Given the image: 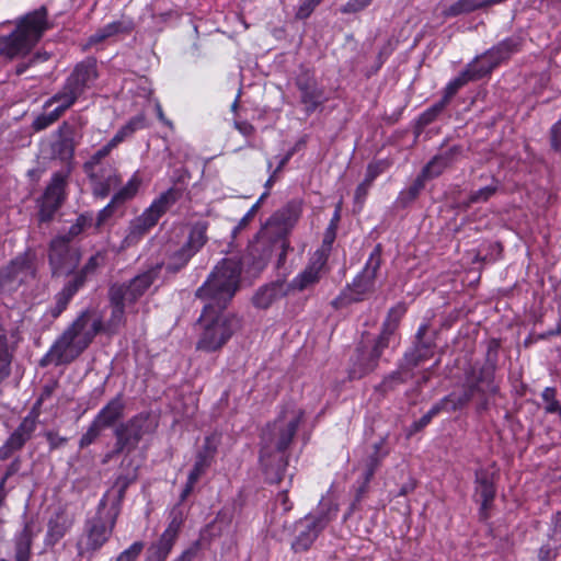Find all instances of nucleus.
Masks as SVG:
<instances>
[{
  "label": "nucleus",
  "mask_w": 561,
  "mask_h": 561,
  "mask_svg": "<svg viewBox=\"0 0 561 561\" xmlns=\"http://www.w3.org/2000/svg\"><path fill=\"white\" fill-rule=\"evenodd\" d=\"M284 295L282 284H272L260 288L253 296V304L261 309L268 308L275 300Z\"/></svg>",
  "instance_id": "nucleus-33"
},
{
  "label": "nucleus",
  "mask_w": 561,
  "mask_h": 561,
  "mask_svg": "<svg viewBox=\"0 0 561 561\" xmlns=\"http://www.w3.org/2000/svg\"><path fill=\"white\" fill-rule=\"evenodd\" d=\"M106 506L107 495L105 494L99 502L95 514L84 523L83 533L77 541L78 556L91 557L110 539L119 515V508L118 505L108 508Z\"/></svg>",
  "instance_id": "nucleus-5"
},
{
  "label": "nucleus",
  "mask_w": 561,
  "mask_h": 561,
  "mask_svg": "<svg viewBox=\"0 0 561 561\" xmlns=\"http://www.w3.org/2000/svg\"><path fill=\"white\" fill-rule=\"evenodd\" d=\"M124 409L125 403L123 396L119 393L99 411L94 421L102 428L111 427L123 417Z\"/></svg>",
  "instance_id": "nucleus-27"
},
{
  "label": "nucleus",
  "mask_w": 561,
  "mask_h": 561,
  "mask_svg": "<svg viewBox=\"0 0 561 561\" xmlns=\"http://www.w3.org/2000/svg\"><path fill=\"white\" fill-rule=\"evenodd\" d=\"M84 172L91 182L93 195L96 197H106L122 182L117 169L111 163L84 170Z\"/></svg>",
  "instance_id": "nucleus-16"
},
{
  "label": "nucleus",
  "mask_w": 561,
  "mask_h": 561,
  "mask_svg": "<svg viewBox=\"0 0 561 561\" xmlns=\"http://www.w3.org/2000/svg\"><path fill=\"white\" fill-rule=\"evenodd\" d=\"M218 445H219V439L217 436H215V435L206 436L203 442V445L199 447V449L197 450L195 456L201 457V458L209 461L210 463H213L215 460V457L217 455Z\"/></svg>",
  "instance_id": "nucleus-41"
},
{
  "label": "nucleus",
  "mask_w": 561,
  "mask_h": 561,
  "mask_svg": "<svg viewBox=\"0 0 561 561\" xmlns=\"http://www.w3.org/2000/svg\"><path fill=\"white\" fill-rule=\"evenodd\" d=\"M481 8V4L474 0H458L449 5L445 11V16H457L463 13H469Z\"/></svg>",
  "instance_id": "nucleus-42"
},
{
  "label": "nucleus",
  "mask_w": 561,
  "mask_h": 561,
  "mask_svg": "<svg viewBox=\"0 0 561 561\" xmlns=\"http://www.w3.org/2000/svg\"><path fill=\"white\" fill-rule=\"evenodd\" d=\"M183 524V515L182 512L178 508H173L171 512V520L168 524V527L161 534L174 541H176L181 527Z\"/></svg>",
  "instance_id": "nucleus-47"
},
{
  "label": "nucleus",
  "mask_w": 561,
  "mask_h": 561,
  "mask_svg": "<svg viewBox=\"0 0 561 561\" xmlns=\"http://www.w3.org/2000/svg\"><path fill=\"white\" fill-rule=\"evenodd\" d=\"M122 293V289L118 287H111L108 291L112 312L107 320L105 330L110 333L117 332V330L125 323V305L127 302L123 298Z\"/></svg>",
  "instance_id": "nucleus-25"
},
{
  "label": "nucleus",
  "mask_w": 561,
  "mask_h": 561,
  "mask_svg": "<svg viewBox=\"0 0 561 561\" xmlns=\"http://www.w3.org/2000/svg\"><path fill=\"white\" fill-rule=\"evenodd\" d=\"M327 525L328 518L324 515H307L299 519L295 524L297 535L291 542L293 551H307Z\"/></svg>",
  "instance_id": "nucleus-11"
},
{
  "label": "nucleus",
  "mask_w": 561,
  "mask_h": 561,
  "mask_svg": "<svg viewBox=\"0 0 561 561\" xmlns=\"http://www.w3.org/2000/svg\"><path fill=\"white\" fill-rule=\"evenodd\" d=\"M474 494L480 501L479 515L481 519L489 518V511L495 499L496 489L493 476L486 470H478L474 480Z\"/></svg>",
  "instance_id": "nucleus-19"
},
{
  "label": "nucleus",
  "mask_w": 561,
  "mask_h": 561,
  "mask_svg": "<svg viewBox=\"0 0 561 561\" xmlns=\"http://www.w3.org/2000/svg\"><path fill=\"white\" fill-rule=\"evenodd\" d=\"M54 136L56 140L51 144V153L62 161H70L73 158L77 147L78 126L75 122H62Z\"/></svg>",
  "instance_id": "nucleus-17"
},
{
  "label": "nucleus",
  "mask_w": 561,
  "mask_h": 561,
  "mask_svg": "<svg viewBox=\"0 0 561 561\" xmlns=\"http://www.w3.org/2000/svg\"><path fill=\"white\" fill-rule=\"evenodd\" d=\"M69 239L56 237L49 245V264L54 274L71 273L79 264L81 254L76 248L70 247Z\"/></svg>",
  "instance_id": "nucleus-9"
},
{
  "label": "nucleus",
  "mask_w": 561,
  "mask_h": 561,
  "mask_svg": "<svg viewBox=\"0 0 561 561\" xmlns=\"http://www.w3.org/2000/svg\"><path fill=\"white\" fill-rule=\"evenodd\" d=\"M296 85L300 91V100L308 114L314 112L327 101L323 89L318 85L314 77L308 72L297 77Z\"/></svg>",
  "instance_id": "nucleus-18"
},
{
  "label": "nucleus",
  "mask_w": 561,
  "mask_h": 561,
  "mask_svg": "<svg viewBox=\"0 0 561 561\" xmlns=\"http://www.w3.org/2000/svg\"><path fill=\"white\" fill-rule=\"evenodd\" d=\"M103 263L104 255L101 253H96L88 260V262L84 264L82 270L77 275H82L85 280L87 276L93 274Z\"/></svg>",
  "instance_id": "nucleus-56"
},
{
  "label": "nucleus",
  "mask_w": 561,
  "mask_h": 561,
  "mask_svg": "<svg viewBox=\"0 0 561 561\" xmlns=\"http://www.w3.org/2000/svg\"><path fill=\"white\" fill-rule=\"evenodd\" d=\"M32 262H33V255L31 253H24L22 255H19L14 260L11 261L10 265L7 267V277L8 278H15L21 273H27L32 271Z\"/></svg>",
  "instance_id": "nucleus-39"
},
{
  "label": "nucleus",
  "mask_w": 561,
  "mask_h": 561,
  "mask_svg": "<svg viewBox=\"0 0 561 561\" xmlns=\"http://www.w3.org/2000/svg\"><path fill=\"white\" fill-rule=\"evenodd\" d=\"M83 284L84 277L82 275H76L75 279L69 282L62 290L56 295V307L53 312L54 317L59 316L66 309L70 299Z\"/></svg>",
  "instance_id": "nucleus-31"
},
{
  "label": "nucleus",
  "mask_w": 561,
  "mask_h": 561,
  "mask_svg": "<svg viewBox=\"0 0 561 561\" xmlns=\"http://www.w3.org/2000/svg\"><path fill=\"white\" fill-rule=\"evenodd\" d=\"M545 402V412L548 414L557 413L561 419V403L557 400V389L554 387H547L541 393Z\"/></svg>",
  "instance_id": "nucleus-43"
},
{
  "label": "nucleus",
  "mask_w": 561,
  "mask_h": 561,
  "mask_svg": "<svg viewBox=\"0 0 561 561\" xmlns=\"http://www.w3.org/2000/svg\"><path fill=\"white\" fill-rule=\"evenodd\" d=\"M550 144L554 151H561V118L550 129Z\"/></svg>",
  "instance_id": "nucleus-64"
},
{
  "label": "nucleus",
  "mask_w": 561,
  "mask_h": 561,
  "mask_svg": "<svg viewBox=\"0 0 561 561\" xmlns=\"http://www.w3.org/2000/svg\"><path fill=\"white\" fill-rule=\"evenodd\" d=\"M93 215L91 213H84L78 216L76 222L72 224L68 230V233L65 236L66 239L71 241L73 238L83 232L87 228L92 225Z\"/></svg>",
  "instance_id": "nucleus-46"
},
{
  "label": "nucleus",
  "mask_w": 561,
  "mask_h": 561,
  "mask_svg": "<svg viewBox=\"0 0 561 561\" xmlns=\"http://www.w3.org/2000/svg\"><path fill=\"white\" fill-rule=\"evenodd\" d=\"M153 430L154 425L150 416L145 413L137 414L126 423H122L114 432L116 436L115 453L135 449L141 438L152 433Z\"/></svg>",
  "instance_id": "nucleus-8"
},
{
  "label": "nucleus",
  "mask_w": 561,
  "mask_h": 561,
  "mask_svg": "<svg viewBox=\"0 0 561 561\" xmlns=\"http://www.w3.org/2000/svg\"><path fill=\"white\" fill-rule=\"evenodd\" d=\"M25 443L26 440L24 438L13 432L0 447V459L7 460L14 451L20 450Z\"/></svg>",
  "instance_id": "nucleus-45"
},
{
  "label": "nucleus",
  "mask_w": 561,
  "mask_h": 561,
  "mask_svg": "<svg viewBox=\"0 0 561 561\" xmlns=\"http://www.w3.org/2000/svg\"><path fill=\"white\" fill-rule=\"evenodd\" d=\"M208 222L199 220L191 225L186 241L178 249L169 252L165 267L176 273L184 268L191 259L207 243Z\"/></svg>",
  "instance_id": "nucleus-7"
},
{
  "label": "nucleus",
  "mask_w": 561,
  "mask_h": 561,
  "mask_svg": "<svg viewBox=\"0 0 561 561\" xmlns=\"http://www.w3.org/2000/svg\"><path fill=\"white\" fill-rule=\"evenodd\" d=\"M80 94L72 89L67 82L64 83L62 88L50 96L44 103V108H48L55 103H58V106L55 108L60 115H62L68 108H70Z\"/></svg>",
  "instance_id": "nucleus-29"
},
{
  "label": "nucleus",
  "mask_w": 561,
  "mask_h": 561,
  "mask_svg": "<svg viewBox=\"0 0 561 561\" xmlns=\"http://www.w3.org/2000/svg\"><path fill=\"white\" fill-rule=\"evenodd\" d=\"M83 350L78 343L67 333H64L55 341L49 351L41 359V366L54 364L56 366L69 364L73 362Z\"/></svg>",
  "instance_id": "nucleus-13"
},
{
  "label": "nucleus",
  "mask_w": 561,
  "mask_h": 561,
  "mask_svg": "<svg viewBox=\"0 0 561 561\" xmlns=\"http://www.w3.org/2000/svg\"><path fill=\"white\" fill-rule=\"evenodd\" d=\"M102 329V319L100 317H93L90 312L85 311L82 312L66 331L70 333V336L84 351Z\"/></svg>",
  "instance_id": "nucleus-15"
},
{
  "label": "nucleus",
  "mask_w": 561,
  "mask_h": 561,
  "mask_svg": "<svg viewBox=\"0 0 561 561\" xmlns=\"http://www.w3.org/2000/svg\"><path fill=\"white\" fill-rule=\"evenodd\" d=\"M124 128L133 136L137 130L144 129L148 126L145 113H139L133 116L125 125Z\"/></svg>",
  "instance_id": "nucleus-57"
},
{
  "label": "nucleus",
  "mask_w": 561,
  "mask_h": 561,
  "mask_svg": "<svg viewBox=\"0 0 561 561\" xmlns=\"http://www.w3.org/2000/svg\"><path fill=\"white\" fill-rule=\"evenodd\" d=\"M471 68L462 71L458 77L453 79L444 90V96L442 100L446 101L448 104L451 98L461 89L465 84H467L470 80H474L481 78L482 76H478V68L474 65L470 66Z\"/></svg>",
  "instance_id": "nucleus-32"
},
{
  "label": "nucleus",
  "mask_w": 561,
  "mask_h": 561,
  "mask_svg": "<svg viewBox=\"0 0 561 561\" xmlns=\"http://www.w3.org/2000/svg\"><path fill=\"white\" fill-rule=\"evenodd\" d=\"M485 381L484 377H480L477 380L467 379L465 388L461 392H451L445 396L444 403L447 407V412H455L461 410L469 404L476 394L485 396L486 393L494 394L497 392V386L492 381L488 380L485 387L482 383Z\"/></svg>",
  "instance_id": "nucleus-12"
},
{
  "label": "nucleus",
  "mask_w": 561,
  "mask_h": 561,
  "mask_svg": "<svg viewBox=\"0 0 561 561\" xmlns=\"http://www.w3.org/2000/svg\"><path fill=\"white\" fill-rule=\"evenodd\" d=\"M201 333L196 348L213 353L221 350L232 335L241 329L242 320L232 312H224L205 305L198 318Z\"/></svg>",
  "instance_id": "nucleus-3"
},
{
  "label": "nucleus",
  "mask_w": 561,
  "mask_h": 561,
  "mask_svg": "<svg viewBox=\"0 0 561 561\" xmlns=\"http://www.w3.org/2000/svg\"><path fill=\"white\" fill-rule=\"evenodd\" d=\"M157 224L153 218H150L147 214L142 213L130 221L127 233L122 241L121 249H127L135 245L139 240Z\"/></svg>",
  "instance_id": "nucleus-26"
},
{
  "label": "nucleus",
  "mask_w": 561,
  "mask_h": 561,
  "mask_svg": "<svg viewBox=\"0 0 561 561\" xmlns=\"http://www.w3.org/2000/svg\"><path fill=\"white\" fill-rule=\"evenodd\" d=\"M323 0H302L298 5L296 11V19L305 20L311 15L313 10L322 2Z\"/></svg>",
  "instance_id": "nucleus-59"
},
{
  "label": "nucleus",
  "mask_w": 561,
  "mask_h": 561,
  "mask_svg": "<svg viewBox=\"0 0 561 561\" xmlns=\"http://www.w3.org/2000/svg\"><path fill=\"white\" fill-rule=\"evenodd\" d=\"M387 448V437H381L373 445V453L364 461V481L358 490L357 500L366 492L369 482L371 481L375 472L380 467L382 460L389 455Z\"/></svg>",
  "instance_id": "nucleus-24"
},
{
  "label": "nucleus",
  "mask_w": 561,
  "mask_h": 561,
  "mask_svg": "<svg viewBox=\"0 0 561 561\" xmlns=\"http://www.w3.org/2000/svg\"><path fill=\"white\" fill-rule=\"evenodd\" d=\"M14 23L10 34L0 35V57L8 60L27 56L51 26L45 7L20 16Z\"/></svg>",
  "instance_id": "nucleus-1"
},
{
  "label": "nucleus",
  "mask_w": 561,
  "mask_h": 561,
  "mask_svg": "<svg viewBox=\"0 0 561 561\" xmlns=\"http://www.w3.org/2000/svg\"><path fill=\"white\" fill-rule=\"evenodd\" d=\"M144 549L141 541H135L127 549L118 554L116 561H136Z\"/></svg>",
  "instance_id": "nucleus-55"
},
{
  "label": "nucleus",
  "mask_w": 561,
  "mask_h": 561,
  "mask_svg": "<svg viewBox=\"0 0 561 561\" xmlns=\"http://www.w3.org/2000/svg\"><path fill=\"white\" fill-rule=\"evenodd\" d=\"M60 206L55 205L53 203H48L42 199L38 211V219L41 222H48L53 219L55 213L58 210Z\"/></svg>",
  "instance_id": "nucleus-61"
},
{
  "label": "nucleus",
  "mask_w": 561,
  "mask_h": 561,
  "mask_svg": "<svg viewBox=\"0 0 561 561\" xmlns=\"http://www.w3.org/2000/svg\"><path fill=\"white\" fill-rule=\"evenodd\" d=\"M327 262L323 256L311 255L308 265L293 278L289 287L302 291L318 284L327 271Z\"/></svg>",
  "instance_id": "nucleus-21"
},
{
  "label": "nucleus",
  "mask_w": 561,
  "mask_h": 561,
  "mask_svg": "<svg viewBox=\"0 0 561 561\" xmlns=\"http://www.w3.org/2000/svg\"><path fill=\"white\" fill-rule=\"evenodd\" d=\"M114 148L115 147L112 146V142L108 141L105 146H103L101 149H99L96 152H94L87 162H84L83 171L91 170L96 167H102L103 164L101 163V161L104 158H106Z\"/></svg>",
  "instance_id": "nucleus-49"
},
{
  "label": "nucleus",
  "mask_w": 561,
  "mask_h": 561,
  "mask_svg": "<svg viewBox=\"0 0 561 561\" xmlns=\"http://www.w3.org/2000/svg\"><path fill=\"white\" fill-rule=\"evenodd\" d=\"M124 128L133 136L137 130L144 129L148 126L145 113H139L133 116L125 125Z\"/></svg>",
  "instance_id": "nucleus-58"
},
{
  "label": "nucleus",
  "mask_w": 561,
  "mask_h": 561,
  "mask_svg": "<svg viewBox=\"0 0 561 561\" xmlns=\"http://www.w3.org/2000/svg\"><path fill=\"white\" fill-rule=\"evenodd\" d=\"M141 179L138 173L133 174L128 182L113 195V203L124 204L131 199L138 192Z\"/></svg>",
  "instance_id": "nucleus-38"
},
{
  "label": "nucleus",
  "mask_w": 561,
  "mask_h": 561,
  "mask_svg": "<svg viewBox=\"0 0 561 561\" xmlns=\"http://www.w3.org/2000/svg\"><path fill=\"white\" fill-rule=\"evenodd\" d=\"M38 416L39 412L33 408L15 428L14 433L20 435V437L24 438L26 442L30 440L37 427Z\"/></svg>",
  "instance_id": "nucleus-40"
},
{
  "label": "nucleus",
  "mask_w": 561,
  "mask_h": 561,
  "mask_svg": "<svg viewBox=\"0 0 561 561\" xmlns=\"http://www.w3.org/2000/svg\"><path fill=\"white\" fill-rule=\"evenodd\" d=\"M427 324H422L420 325V328L417 329V332H416V340H417V344H416V359L414 362V365H417L421 360L427 358L430 356V352H431V348L430 346L425 345L422 340L424 337V335L426 334L427 332Z\"/></svg>",
  "instance_id": "nucleus-50"
},
{
  "label": "nucleus",
  "mask_w": 561,
  "mask_h": 561,
  "mask_svg": "<svg viewBox=\"0 0 561 561\" xmlns=\"http://www.w3.org/2000/svg\"><path fill=\"white\" fill-rule=\"evenodd\" d=\"M373 0H348L342 8L341 12L345 14L356 13L367 8Z\"/></svg>",
  "instance_id": "nucleus-63"
},
{
  "label": "nucleus",
  "mask_w": 561,
  "mask_h": 561,
  "mask_svg": "<svg viewBox=\"0 0 561 561\" xmlns=\"http://www.w3.org/2000/svg\"><path fill=\"white\" fill-rule=\"evenodd\" d=\"M178 192L173 188L163 192L144 213L158 224L161 216L178 201Z\"/></svg>",
  "instance_id": "nucleus-30"
},
{
  "label": "nucleus",
  "mask_w": 561,
  "mask_h": 561,
  "mask_svg": "<svg viewBox=\"0 0 561 561\" xmlns=\"http://www.w3.org/2000/svg\"><path fill=\"white\" fill-rule=\"evenodd\" d=\"M447 103L444 100L438 101L428 107L425 112H423L419 117V123L423 126L431 124L436 117L443 112L446 107Z\"/></svg>",
  "instance_id": "nucleus-51"
},
{
  "label": "nucleus",
  "mask_w": 561,
  "mask_h": 561,
  "mask_svg": "<svg viewBox=\"0 0 561 561\" xmlns=\"http://www.w3.org/2000/svg\"><path fill=\"white\" fill-rule=\"evenodd\" d=\"M159 274V266L135 276L128 284H114L111 287L122 289L127 305L136 302L153 284Z\"/></svg>",
  "instance_id": "nucleus-20"
},
{
  "label": "nucleus",
  "mask_w": 561,
  "mask_h": 561,
  "mask_svg": "<svg viewBox=\"0 0 561 561\" xmlns=\"http://www.w3.org/2000/svg\"><path fill=\"white\" fill-rule=\"evenodd\" d=\"M96 78L98 70L95 60L85 59L75 67L65 82L81 95L93 84Z\"/></svg>",
  "instance_id": "nucleus-23"
},
{
  "label": "nucleus",
  "mask_w": 561,
  "mask_h": 561,
  "mask_svg": "<svg viewBox=\"0 0 561 561\" xmlns=\"http://www.w3.org/2000/svg\"><path fill=\"white\" fill-rule=\"evenodd\" d=\"M60 117L61 115L54 108L49 113L36 116L32 123V128L34 131L44 130L56 123Z\"/></svg>",
  "instance_id": "nucleus-48"
},
{
  "label": "nucleus",
  "mask_w": 561,
  "mask_h": 561,
  "mask_svg": "<svg viewBox=\"0 0 561 561\" xmlns=\"http://www.w3.org/2000/svg\"><path fill=\"white\" fill-rule=\"evenodd\" d=\"M18 343L15 335L0 324V385L11 376Z\"/></svg>",
  "instance_id": "nucleus-22"
},
{
  "label": "nucleus",
  "mask_w": 561,
  "mask_h": 561,
  "mask_svg": "<svg viewBox=\"0 0 561 561\" xmlns=\"http://www.w3.org/2000/svg\"><path fill=\"white\" fill-rule=\"evenodd\" d=\"M334 238V230L329 229L323 238L321 247L317 251H314L313 255H319L321 257L323 256V260L328 261Z\"/></svg>",
  "instance_id": "nucleus-60"
},
{
  "label": "nucleus",
  "mask_w": 561,
  "mask_h": 561,
  "mask_svg": "<svg viewBox=\"0 0 561 561\" xmlns=\"http://www.w3.org/2000/svg\"><path fill=\"white\" fill-rule=\"evenodd\" d=\"M304 412L294 407H286L272 423H268L261 434V460L264 461L273 451H285L298 430Z\"/></svg>",
  "instance_id": "nucleus-6"
},
{
  "label": "nucleus",
  "mask_w": 561,
  "mask_h": 561,
  "mask_svg": "<svg viewBox=\"0 0 561 561\" xmlns=\"http://www.w3.org/2000/svg\"><path fill=\"white\" fill-rule=\"evenodd\" d=\"M389 167V163L386 160H379L375 162H370L367 165L365 179L367 183H374L375 179L385 172Z\"/></svg>",
  "instance_id": "nucleus-53"
},
{
  "label": "nucleus",
  "mask_w": 561,
  "mask_h": 561,
  "mask_svg": "<svg viewBox=\"0 0 561 561\" xmlns=\"http://www.w3.org/2000/svg\"><path fill=\"white\" fill-rule=\"evenodd\" d=\"M242 266L240 261L224 259L213 268L206 280L195 291V297L225 310L239 289Z\"/></svg>",
  "instance_id": "nucleus-2"
},
{
  "label": "nucleus",
  "mask_w": 561,
  "mask_h": 561,
  "mask_svg": "<svg viewBox=\"0 0 561 561\" xmlns=\"http://www.w3.org/2000/svg\"><path fill=\"white\" fill-rule=\"evenodd\" d=\"M381 255L377 247L369 255L363 271L354 278L350 289L352 299L359 301L365 295L374 290L377 273L380 268Z\"/></svg>",
  "instance_id": "nucleus-14"
},
{
  "label": "nucleus",
  "mask_w": 561,
  "mask_h": 561,
  "mask_svg": "<svg viewBox=\"0 0 561 561\" xmlns=\"http://www.w3.org/2000/svg\"><path fill=\"white\" fill-rule=\"evenodd\" d=\"M68 172H55L45 188L42 199L61 206L66 198Z\"/></svg>",
  "instance_id": "nucleus-28"
},
{
  "label": "nucleus",
  "mask_w": 561,
  "mask_h": 561,
  "mask_svg": "<svg viewBox=\"0 0 561 561\" xmlns=\"http://www.w3.org/2000/svg\"><path fill=\"white\" fill-rule=\"evenodd\" d=\"M499 187V181L493 180L491 184L472 192L469 195L468 205L489 201L497 192Z\"/></svg>",
  "instance_id": "nucleus-44"
},
{
  "label": "nucleus",
  "mask_w": 561,
  "mask_h": 561,
  "mask_svg": "<svg viewBox=\"0 0 561 561\" xmlns=\"http://www.w3.org/2000/svg\"><path fill=\"white\" fill-rule=\"evenodd\" d=\"M176 541L161 535L159 539L152 543L149 549V561H165L172 551Z\"/></svg>",
  "instance_id": "nucleus-37"
},
{
  "label": "nucleus",
  "mask_w": 561,
  "mask_h": 561,
  "mask_svg": "<svg viewBox=\"0 0 561 561\" xmlns=\"http://www.w3.org/2000/svg\"><path fill=\"white\" fill-rule=\"evenodd\" d=\"M129 31L130 26L126 25L124 22L114 21L106 24L102 28L98 30L93 35H91L89 38V44H98L117 34L128 33Z\"/></svg>",
  "instance_id": "nucleus-36"
},
{
  "label": "nucleus",
  "mask_w": 561,
  "mask_h": 561,
  "mask_svg": "<svg viewBox=\"0 0 561 561\" xmlns=\"http://www.w3.org/2000/svg\"><path fill=\"white\" fill-rule=\"evenodd\" d=\"M213 463L209 461L195 456L194 465L190 470L187 478L199 481V479L206 473V471L210 468Z\"/></svg>",
  "instance_id": "nucleus-52"
},
{
  "label": "nucleus",
  "mask_w": 561,
  "mask_h": 561,
  "mask_svg": "<svg viewBox=\"0 0 561 561\" xmlns=\"http://www.w3.org/2000/svg\"><path fill=\"white\" fill-rule=\"evenodd\" d=\"M407 312L404 304H398L392 307L382 323L379 336L373 344H364L356 350L355 358L350 368L351 379H360L371 373L377 366L383 351L389 346L390 337L393 335L401 318Z\"/></svg>",
  "instance_id": "nucleus-4"
},
{
  "label": "nucleus",
  "mask_w": 561,
  "mask_h": 561,
  "mask_svg": "<svg viewBox=\"0 0 561 561\" xmlns=\"http://www.w3.org/2000/svg\"><path fill=\"white\" fill-rule=\"evenodd\" d=\"M456 148L449 151L435 156L422 170V173L427 178L432 179L438 176L450 164L451 158Z\"/></svg>",
  "instance_id": "nucleus-35"
},
{
  "label": "nucleus",
  "mask_w": 561,
  "mask_h": 561,
  "mask_svg": "<svg viewBox=\"0 0 561 561\" xmlns=\"http://www.w3.org/2000/svg\"><path fill=\"white\" fill-rule=\"evenodd\" d=\"M103 428L93 420L87 432L81 436L79 446L84 448L91 445L100 435Z\"/></svg>",
  "instance_id": "nucleus-54"
},
{
  "label": "nucleus",
  "mask_w": 561,
  "mask_h": 561,
  "mask_svg": "<svg viewBox=\"0 0 561 561\" xmlns=\"http://www.w3.org/2000/svg\"><path fill=\"white\" fill-rule=\"evenodd\" d=\"M559 551V545L557 542H547L543 545L538 552V561H554Z\"/></svg>",
  "instance_id": "nucleus-62"
},
{
  "label": "nucleus",
  "mask_w": 561,
  "mask_h": 561,
  "mask_svg": "<svg viewBox=\"0 0 561 561\" xmlns=\"http://www.w3.org/2000/svg\"><path fill=\"white\" fill-rule=\"evenodd\" d=\"M522 46L519 37H508L500 42L481 55L474 65L478 68V76H485L497 67L502 61L508 59Z\"/></svg>",
  "instance_id": "nucleus-10"
},
{
  "label": "nucleus",
  "mask_w": 561,
  "mask_h": 561,
  "mask_svg": "<svg viewBox=\"0 0 561 561\" xmlns=\"http://www.w3.org/2000/svg\"><path fill=\"white\" fill-rule=\"evenodd\" d=\"M34 533L32 526L26 524L22 531L15 538V558L16 561H28L31 545Z\"/></svg>",
  "instance_id": "nucleus-34"
}]
</instances>
